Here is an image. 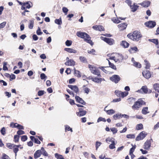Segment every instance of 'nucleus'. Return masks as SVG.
Returning a JSON list of instances; mask_svg holds the SVG:
<instances>
[{
  "label": "nucleus",
  "instance_id": "obj_8",
  "mask_svg": "<svg viewBox=\"0 0 159 159\" xmlns=\"http://www.w3.org/2000/svg\"><path fill=\"white\" fill-rule=\"evenodd\" d=\"M144 24L147 27L152 28L156 26V24L155 21L150 20L146 22Z\"/></svg>",
  "mask_w": 159,
  "mask_h": 159
},
{
  "label": "nucleus",
  "instance_id": "obj_50",
  "mask_svg": "<svg viewBox=\"0 0 159 159\" xmlns=\"http://www.w3.org/2000/svg\"><path fill=\"white\" fill-rule=\"evenodd\" d=\"M72 42L71 40H67L65 42L66 45L67 46H69L71 45Z\"/></svg>",
  "mask_w": 159,
  "mask_h": 159
},
{
  "label": "nucleus",
  "instance_id": "obj_62",
  "mask_svg": "<svg viewBox=\"0 0 159 159\" xmlns=\"http://www.w3.org/2000/svg\"><path fill=\"white\" fill-rule=\"evenodd\" d=\"M27 139V136L26 135H23L21 137V140L22 141L24 142Z\"/></svg>",
  "mask_w": 159,
  "mask_h": 159
},
{
  "label": "nucleus",
  "instance_id": "obj_13",
  "mask_svg": "<svg viewBox=\"0 0 159 159\" xmlns=\"http://www.w3.org/2000/svg\"><path fill=\"white\" fill-rule=\"evenodd\" d=\"M127 26V24L125 23H121L118 25L119 30L121 31L125 30Z\"/></svg>",
  "mask_w": 159,
  "mask_h": 159
},
{
  "label": "nucleus",
  "instance_id": "obj_12",
  "mask_svg": "<svg viewBox=\"0 0 159 159\" xmlns=\"http://www.w3.org/2000/svg\"><path fill=\"white\" fill-rule=\"evenodd\" d=\"M151 144V140H147L144 143L143 145V148L146 150L149 149Z\"/></svg>",
  "mask_w": 159,
  "mask_h": 159
},
{
  "label": "nucleus",
  "instance_id": "obj_36",
  "mask_svg": "<svg viewBox=\"0 0 159 159\" xmlns=\"http://www.w3.org/2000/svg\"><path fill=\"white\" fill-rule=\"evenodd\" d=\"M128 94V93L127 92H121L120 95V97H121L122 98H124V97L126 96Z\"/></svg>",
  "mask_w": 159,
  "mask_h": 159
},
{
  "label": "nucleus",
  "instance_id": "obj_24",
  "mask_svg": "<svg viewBox=\"0 0 159 159\" xmlns=\"http://www.w3.org/2000/svg\"><path fill=\"white\" fill-rule=\"evenodd\" d=\"M74 73L75 75L78 77H81L82 74L79 70H74Z\"/></svg>",
  "mask_w": 159,
  "mask_h": 159
},
{
  "label": "nucleus",
  "instance_id": "obj_60",
  "mask_svg": "<svg viewBox=\"0 0 159 159\" xmlns=\"http://www.w3.org/2000/svg\"><path fill=\"white\" fill-rule=\"evenodd\" d=\"M88 66L89 68L90 69H94V70H98V68L93 65L89 64Z\"/></svg>",
  "mask_w": 159,
  "mask_h": 159
},
{
  "label": "nucleus",
  "instance_id": "obj_10",
  "mask_svg": "<svg viewBox=\"0 0 159 159\" xmlns=\"http://www.w3.org/2000/svg\"><path fill=\"white\" fill-rule=\"evenodd\" d=\"M142 74L144 77L147 79H149L151 76V74L149 70H144Z\"/></svg>",
  "mask_w": 159,
  "mask_h": 159
},
{
  "label": "nucleus",
  "instance_id": "obj_25",
  "mask_svg": "<svg viewBox=\"0 0 159 159\" xmlns=\"http://www.w3.org/2000/svg\"><path fill=\"white\" fill-rule=\"evenodd\" d=\"M144 65L145 66V68L146 69H149L151 65L149 62L146 59L144 60Z\"/></svg>",
  "mask_w": 159,
  "mask_h": 159
},
{
  "label": "nucleus",
  "instance_id": "obj_1",
  "mask_svg": "<svg viewBox=\"0 0 159 159\" xmlns=\"http://www.w3.org/2000/svg\"><path fill=\"white\" fill-rule=\"evenodd\" d=\"M76 35L78 37L83 39L84 41L90 44L91 46L93 45V43L91 40L90 37L86 33L81 31L77 32Z\"/></svg>",
  "mask_w": 159,
  "mask_h": 159
},
{
  "label": "nucleus",
  "instance_id": "obj_64",
  "mask_svg": "<svg viewBox=\"0 0 159 159\" xmlns=\"http://www.w3.org/2000/svg\"><path fill=\"white\" fill-rule=\"evenodd\" d=\"M2 159H10L9 157L5 154H3V156L2 157Z\"/></svg>",
  "mask_w": 159,
  "mask_h": 159
},
{
  "label": "nucleus",
  "instance_id": "obj_29",
  "mask_svg": "<svg viewBox=\"0 0 159 159\" xmlns=\"http://www.w3.org/2000/svg\"><path fill=\"white\" fill-rule=\"evenodd\" d=\"M15 147L14 148H13V151L16 154V153L18 152V151L19 150L18 148L19 147V146H21V145H15Z\"/></svg>",
  "mask_w": 159,
  "mask_h": 159
},
{
  "label": "nucleus",
  "instance_id": "obj_58",
  "mask_svg": "<svg viewBox=\"0 0 159 159\" xmlns=\"http://www.w3.org/2000/svg\"><path fill=\"white\" fill-rule=\"evenodd\" d=\"M37 34L38 35H40L42 34L43 33L41 31L40 28L39 27H38V29L36 31Z\"/></svg>",
  "mask_w": 159,
  "mask_h": 159
},
{
  "label": "nucleus",
  "instance_id": "obj_56",
  "mask_svg": "<svg viewBox=\"0 0 159 159\" xmlns=\"http://www.w3.org/2000/svg\"><path fill=\"white\" fill-rule=\"evenodd\" d=\"M121 91L119 90H116L115 92V93L116 95L117 96V97H120V95L121 93Z\"/></svg>",
  "mask_w": 159,
  "mask_h": 159
},
{
  "label": "nucleus",
  "instance_id": "obj_4",
  "mask_svg": "<svg viewBox=\"0 0 159 159\" xmlns=\"http://www.w3.org/2000/svg\"><path fill=\"white\" fill-rule=\"evenodd\" d=\"M17 2L20 5H22L21 9H25V6L26 5H27L26 6V8L29 9L33 6L32 3L30 1H28L25 2H22L17 0Z\"/></svg>",
  "mask_w": 159,
  "mask_h": 159
},
{
  "label": "nucleus",
  "instance_id": "obj_41",
  "mask_svg": "<svg viewBox=\"0 0 159 159\" xmlns=\"http://www.w3.org/2000/svg\"><path fill=\"white\" fill-rule=\"evenodd\" d=\"M91 72L93 74L99 76L100 75V72L99 70H91Z\"/></svg>",
  "mask_w": 159,
  "mask_h": 159
},
{
  "label": "nucleus",
  "instance_id": "obj_2",
  "mask_svg": "<svg viewBox=\"0 0 159 159\" xmlns=\"http://www.w3.org/2000/svg\"><path fill=\"white\" fill-rule=\"evenodd\" d=\"M127 37L133 41H138L140 40L142 37V35L140 32L135 30L128 34Z\"/></svg>",
  "mask_w": 159,
  "mask_h": 159
},
{
  "label": "nucleus",
  "instance_id": "obj_6",
  "mask_svg": "<svg viewBox=\"0 0 159 159\" xmlns=\"http://www.w3.org/2000/svg\"><path fill=\"white\" fill-rule=\"evenodd\" d=\"M101 38L102 40H103L109 45H112L114 43V41L112 39L108 38L103 37H101Z\"/></svg>",
  "mask_w": 159,
  "mask_h": 159
},
{
  "label": "nucleus",
  "instance_id": "obj_21",
  "mask_svg": "<svg viewBox=\"0 0 159 159\" xmlns=\"http://www.w3.org/2000/svg\"><path fill=\"white\" fill-rule=\"evenodd\" d=\"M107 106H106L104 109V111H106V113L109 115L114 114L115 112V111L113 109H110L109 110H106V108L107 107Z\"/></svg>",
  "mask_w": 159,
  "mask_h": 159
},
{
  "label": "nucleus",
  "instance_id": "obj_3",
  "mask_svg": "<svg viewBox=\"0 0 159 159\" xmlns=\"http://www.w3.org/2000/svg\"><path fill=\"white\" fill-rule=\"evenodd\" d=\"M144 103V102L141 99H139L135 102L132 106V108L135 110H138Z\"/></svg>",
  "mask_w": 159,
  "mask_h": 159
},
{
  "label": "nucleus",
  "instance_id": "obj_55",
  "mask_svg": "<svg viewBox=\"0 0 159 159\" xmlns=\"http://www.w3.org/2000/svg\"><path fill=\"white\" fill-rule=\"evenodd\" d=\"M110 130L112 132L113 134L116 133L117 131V129L114 127L110 128Z\"/></svg>",
  "mask_w": 159,
  "mask_h": 159
},
{
  "label": "nucleus",
  "instance_id": "obj_63",
  "mask_svg": "<svg viewBox=\"0 0 159 159\" xmlns=\"http://www.w3.org/2000/svg\"><path fill=\"white\" fill-rule=\"evenodd\" d=\"M17 134L18 135H20L23 134H25V132L22 130H20L17 131Z\"/></svg>",
  "mask_w": 159,
  "mask_h": 159
},
{
  "label": "nucleus",
  "instance_id": "obj_27",
  "mask_svg": "<svg viewBox=\"0 0 159 159\" xmlns=\"http://www.w3.org/2000/svg\"><path fill=\"white\" fill-rule=\"evenodd\" d=\"M102 80V79L101 78H98L96 77L92 79V81L97 83H101Z\"/></svg>",
  "mask_w": 159,
  "mask_h": 159
},
{
  "label": "nucleus",
  "instance_id": "obj_14",
  "mask_svg": "<svg viewBox=\"0 0 159 159\" xmlns=\"http://www.w3.org/2000/svg\"><path fill=\"white\" fill-rule=\"evenodd\" d=\"M145 93H147L148 92V89L146 86H143L140 89L138 90L137 92L139 93H141V91Z\"/></svg>",
  "mask_w": 159,
  "mask_h": 159
},
{
  "label": "nucleus",
  "instance_id": "obj_34",
  "mask_svg": "<svg viewBox=\"0 0 159 159\" xmlns=\"http://www.w3.org/2000/svg\"><path fill=\"white\" fill-rule=\"evenodd\" d=\"M40 150L41 151V153H42V154L44 156H48V153L45 151V150H44V148L43 147H42L41 148Z\"/></svg>",
  "mask_w": 159,
  "mask_h": 159
},
{
  "label": "nucleus",
  "instance_id": "obj_61",
  "mask_svg": "<svg viewBox=\"0 0 159 159\" xmlns=\"http://www.w3.org/2000/svg\"><path fill=\"white\" fill-rule=\"evenodd\" d=\"M44 93V91L43 90L39 91L38 92V94L39 96H41L43 95Z\"/></svg>",
  "mask_w": 159,
  "mask_h": 159
},
{
  "label": "nucleus",
  "instance_id": "obj_16",
  "mask_svg": "<svg viewBox=\"0 0 159 159\" xmlns=\"http://www.w3.org/2000/svg\"><path fill=\"white\" fill-rule=\"evenodd\" d=\"M75 99L76 101L77 102L80 103L83 105H85V102L84 101L80 98L78 96H75Z\"/></svg>",
  "mask_w": 159,
  "mask_h": 159
},
{
  "label": "nucleus",
  "instance_id": "obj_59",
  "mask_svg": "<svg viewBox=\"0 0 159 159\" xmlns=\"http://www.w3.org/2000/svg\"><path fill=\"white\" fill-rule=\"evenodd\" d=\"M6 22H3L0 24V29L4 28L6 25Z\"/></svg>",
  "mask_w": 159,
  "mask_h": 159
},
{
  "label": "nucleus",
  "instance_id": "obj_20",
  "mask_svg": "<svg viewBox=\"0 0 159 159\" xmlns=\"http://www.w3.org/2000/svg\"><path fill=\"white\" fill-rule=\"evenodd\" d=\"M140 4L143 7H147L150 6V2L149 1H145L140 3Z\"/></svg>",
  "mask_w": 159,
  "mask_h": 159
},
{
  "label": "nucleus",
  "instance_id": "obj_40",
  "mask_svg": "<svg viewBox=\"0 0 159 159\" xmlns=\"http://www.w3.org/2000/svg\"><path fill=\"white\" fill-rule=\"evenodd\" d=\"M134 64L135 66L139 68H141L142 66L141 64L139 62L135 61L134 62Z\"/></svg>",
  "mask_w": 159,
  "mask_h": 159
},
{
  "label": "nucleus",
  "instance_id": "obj_42",
  "mask_svg": "<svg viewBox=\"0 0 159 159\" xmlns=\"http://www.w3.org/2000/svg\"><path fill=\"white\" fill-rule=\"evenodd\" d=\"M143 128V125L142 124H139L137 125L136 127V129L139 130L142 129Z\"/></svg>",
  "mask_w": 159,
  "mask_h": 159
},
{
  "label": "nucleus",
  "instance_id": "obj_48",
  "mask_svg": "<svg viewBox=\"0 0 159 159\" xmlns=\"http://www.w3.org/2000/svg\"><path fill=\"white\" fill-rule=\"evenodd\" d=\"M7 62H3V70H8V68L7 66Z\"/></svg>",
  "mask_w": 159,
  "mask_h": 159
},
{
  "label": "nucleus",
  "instance_id": "obj_28",
  "mask_svg": "<svg viewBox=\"0 0 159 159\" xmlns=\"http://www.w3.org/2000/svg\"><path fill=\"white\" fill-rule=\"evenodd\" d=\"M148 107H145L143 108L142 110V113L144 115H146V114L149 113V111H148Z\"/></svg>",
  "mask_w": 159,
  "mask_h": 159
},
{
  "label": "nucleus",
  "instance_id": "obj_33",
  "mask_svg": "<svg viewBox=\"0 0 159 159\" xmlns=\"http://www.w3.org/2000/svg\"><path fill=\"white\" fill-rule=\"evenodd\" d=\"M106 142L108 144L112 143V141H114L112 138L108 137L106 139Z\"/></svg>",
  "mask_w": 159,
  "mask_h": 159
},
{
  "label": "nucleus",
  "instance_id": "obj_30",
  "mask_svg": "<svg viewBox=\"0 0 159 159\" xmlns=\"http://www.w3.org/2000/svg\"><path fill=\"white\" fill-rule=\"evenodd\" d=\"M153 87L156 91L159 93V84L156 83L154 84Z\"/></svg>",
  "mask_w": 159,
  "mask_h": 159
},
{
  "label": "nucleus",
  "instance_id": "obj_5",
  "mask_svg": "<svg viewBox=\"0 0 159 159\" xmlns=\"http://www.w3.org/2000/svg\"><path fill=\"white\" fill-rule=\"evenodd\" d=\"M113 118L114 120H116L118 119H120L122 117H124L126 119H128L129 117V116L126 114H122L120 113L116 114L114 115Z\"/></svg>",
  "mask_w": 159,
  "mask_h": 159
},
{
  "label": "nucleus",
  "instance_id": "obj_9",
  "mask_svg": "<svg viewBox=\"0 0 159 159\" xmlns=\"http://www.w3.org/2000/svg\"><path fill=\"white\" fill-rule=\"evenodd\" d=\"M146 133H145L143 131H142L141 132L136 138V141H139L142 140L146 137Z\"/></svg>",
  "mask_w": 159,
  "mask_h": 159
},
{
  "label": "nucleus",
  "instance_id": "obj_15",
  "mask_svg": "<svg viewBox=\"0 0 159 159\" xmlns=\"http://www.w3.org/2000/svg\"><path fill=\"white\" fill-rule=\"evenodd\" d=\"M68 87L75 93L78 92L79 89L76 86L69 85Z\"/></svg>",
  "mask_w": 159,
  "mask_h": 159
},
{
  "label": "nucleus",
  "instance_id": "obj_44",
  "mask_svg": "<svg viewBox=\"0 0 159 159\" xmlns=\"http://www.w3.org/2000/svg\"><path fill=\"white\" fill-rule=\"evenodd\" d=\"M55 157L58 159H64L63 156L61 155L58 154L57 153H55Z\"/></svg>",
  "mask_w": 159,
  "mask_h": 159
},
{
  "label": "nucleus",
  "instance_id": "obj_37",
  "mask_svg": "<svg viewBox=\"0 0 159 159\" xmlns=\"http://www.w3.org/2000/svg\"><path fill=\"white\" fill-rule=\"evenodd\" d=\"M118 18H113L111 19V20L115 23H119L120 22V21L118 19Z\"/></svg>",
  "mask_w": 159,
  "mask_h": 159
},
{
  "label": "nucleus",
  "instance_id": "obj_22",
  "mask_svg": "<svg viewBox=\"0 0 159 159\" xmlns=\"http://www.w3.org/2000/svg\"><path fill=\"white\" fill-rule=\"evenodd\" d=\"M64 50L69 53H75L77 52L76 50L71 48H65L64 49Z\"/></svg>",
  "mask_w": 159,
  "mask_h": 159
},
{
  "label": "nucleus",
  "instance_id": "obj_11",
  "mask_svg": "<svg viewBox=\"0 0 159 159\" xmlns=\"http://www.w3.org/2000/svg\"><path fill=\"white\" fill-rule=\"evenodd\" d=\"M67 61L65 62V64L66 65L68 66H74L75 64V62L73 60L70 59H69L68 57H67L66 58Z\"/></svg>",
  "mask_w": 159,
  "mask_h": 159
},
{
  "label": "nucleus",
  "instance_id": "obj_57",
  "mask_svg": "<svg viewBox=\"0 0 159 159\" xmlns=\"http://www.w3.org/2000/svg\"><path fill=\"white\" fill-rule=\"evenodd\" d=\"M102 143L100 142L97 141L96 143V149L97 150L98 148L101 145Z\"/></svg>",
  "mask_w": 159,
  "mask_h": 159
},
{
  "label": "nucleus",
  "instance_id": "obj_46",
  "mask_svg": "<svg viewBox=\"0 0 159 159\" xmlns=\"http://www.w3.org/2000/svg\"><path fill=\"white\" fill-rule=\"evenodd\" d=\"M104 28L101 25H98L97 30L99 31H104Z\"/></svg>",
  "mask_w": 159,
  "mask_h": 159
},
{
  "label": "nucleus",
  "instance_id": "obj_43",
  "mask_svg": "<svg viewBox=\"0 0 159 159\" xmlns=\"http://www.w3.org/2000/svg\"><path fill=\"white\" fill-rule=\"evenodd\" d=\"M115 143L114 141H112V143H111V144L109 146V148L111 149H113L116 148Z\"/></svg>",
  "mask_w": 159,
  "mask_h": 159
},
{
  "label": "nucleus",
  "instance_id": "obj_49",
  "mask_svg": "<svg viewBox=\"0 0 159 159\" xmlns=\"http://www.w3.org/2000/svg\"><path fill=\"white\" fill-rule=\"evenodd\" d=\"M19 136L18 135H15L14 136V141L15 143L18 142L19 141Z\"/></svg>",
  "mask_w": 159,
  "mask_h": 159
},
{
  "label": "nucleus",
  "instance_id": "obj_23",
  "mask_svg": "<svg viewBox=\"0 0 159 159\" xmlns=\"http://www.w3.org/2000/svg\"><path fill=\"white\" fill-rule=\"evenodd\" d=\"M41 154V151L40 150H37L34 154V157L35 158L37 159L39 157Z\"/></svg>",
  "mask_w": 159,
  "mask_h": 159
},
{
  "label": "nucleus",
  "instance_id": "obj_18",
  "mask_svg": "<svg viewBox=\"0 0 159 159\" xmlns=\"http://www.w3.org/2000/svg\"><path fill=\"white\" fill-rule=\"evenodd\" d=\"M86 112L85 111L82 110L81 108L79 109V111L76 112V114L78 116H84L86 114Z\"/></svg>",
  "mask_w": 159,
  "mask_h": 159
},
{
  "label": "nucleus",
  "instance_id": "obj_7",
  "mask_svg": "<svg viewBox=\"0 0 159 159\" xmlns=\"http://www.w3.org/2000/svg\"><path fill=\"white\" fill-rule=\"evenodd\" d=\"M120 79V76L117 75H114L110 78V80L116 84L117 83Z\"/></svg>",
  "mask_w": 159,
  "mask_h": 159
},
{
  "label": "nucleus",
  "instance_id": "obj_51",
  "mask_svg": "<svg viewBox=\"0 0 159 159\" xmlns=\"http://www.w3.org/2000/svg\"><path fill=\"white\" fill-rule=\"evenodd\" d=\"M126 137L128 139H134L135 136L134 134H129L126 135Z\"/></svg>",
  "mask_w": 159,
  "mask_h": 159
},
{
  "label": "nucleus",
  "instance_id": "obj_17",
  "mask_svg": "<svg viewBox=\"0 0 159 159\" xmlns=\"http://www.w3.org/2000/svg\"><path fill=\"white\" fill-rule=\"evenodd\" d=\"M120 45L124 48H128L129 46V44L126 41L123 40L121 42Z\"/></svg>",
  "mask_w": 159,
  "mask_h": 159
},
{
  "label": "nucleus",
  "instance_id": "obj_32",
  "mask_svg": "<svg viewBox=\"0 0 159 159\" xmlns=\"http://www.w3.org/2000/svg\"><path fill=\"white\" fill-rule=\"evenodd\" d=\"M65 132H66L67 131H70L71 132H73V130L71 128L70 126L68 125H65Z\"/></svg>",
  "mask_w": 159,
  "mask_h": 159
},
{
  "label": "nucleus",
  "instance_id": "obj_52",
  "mask_svg": "<svg viewBox=\"0 0 159 159\" xmlns=\"http://www.w3.org/2000/svg\"><path fill=\"white\" fill-rule=\"evenodd\" d=\"M108 62L109 66L112 69H116V67L113 64L111 63L109 61H108Z\"/></svg>",
  "mask_w": 159,
  "mask_h": 159
},
{
  "label": "nucleus",
  "instance_id": "obj_26",
  "mask_svg": "<svg viewBox=\"0 0 159 159\" xmlns=\"http://www.w3.org/2000/svg\"><path fill=\"white\" fill-rule=\"evenodd\" d=\"M79 59L80 61L82 63H86L88 62L87 59L84 57L82 56H80L79 57Z\"/></svg>",
  "mask_w": 159,
  "mask_h": 159
},
{
  "label": "nucleus",
  "instance_id": "obj_35",
  "mask_svg": "<svg viewBox=\"0 0 159 159\" xmlns=\"http://www.w3.org/2000/svg\"><path fill=\"white\" fill-rule=\"evenodd\" d=\"M34 21L33 20H30V24L29 25L28 27L30 29H33L34 26Z\"/></svg>",
  "mask_w": 159,
  "mask_h": 159
},
{
  "label": "nucleus",
  "instance_id": "obj_53",
  "mask_svg": "<svg viewBox=\"0 0 159 159\" xmlns=\"http://www.w3.org/2000/svg\"><path fill=\"white\" fill-rule=\"evenodd\" d=\"M102 121L103 122H106V120L105 118H103L102 117H99L97 120L98 122H99L100 121Z\"/></svg>",
  "mask_w": 159,
  "mask_h": 159
},
{
  "label": "nucleus",
  "instance_id": "obj_39",
  "mask_svg": "<svg viewBox=\"0 0 159 159\" xmlns=\"http://www.w3.org/2000/svg\"><path fill=\"white\" fill-rule=\"evenodd\" d=\"M55 23L60 25L62 24V22L61 21V18H60L59 19H56L55 20Z\"/></svg>",
  "mask_w": 159,
  "mask_h": 159
},
{
  "label": "nucleus",
  "instance_id": "obj_31",
  "mask_svg": "<svg viewBox=\"0 0 159 159\" xmlns=\"http://www.w3.org/2000/svg\"><path fill=\"white\" fill-rule=\"evenodd\" d=\"M148 40L154 43L156 45H157L158 44V40L157 39H149Z\"/></svg>",
  "mask_w": 159,
  "mask_h": 159
},
{
  "label": "nucleus",
  "instance_id": "obj_45",
  "mask_svg": "<svg viewBox=\"0 0 159 159\" xmlns=\"http://www.w3.org/2000/svg\"><path fill=\"white\" fill-rule=\"evenodd\" d=\"M7 147L9 148H11L15 147V145L11 143H8L7 144Z\"/></svg>",
  "mask_w": 159,
  "mask_h": 159
},
{
  "label": "nucleus",
  "instance_id": "obj_38",
  "mask_svg": "<svg viewBox=\"0 0 159 159\" xmlns=\"http://www.w3.org/2000/svg\"><path fill=\"white\" fill-rule=\"evenodd\" d=\"M138 49L137 47H131L129 49V51L131 53L133 52V51H134V52H137L138 51Z\"/></svg>",
  "mask_w": 159,
  "mask_h": 159
},
{
  "label": "nucleus",
  "instance_id": "obj_47",
  "mask_svg": "<svg viewBox=\"0 0 159 159\" xmlns=\"http://www.w3.org/2000/svg\"><path fill=\"white\" fill-rule=\"evenodd\" d=\"M0 132L2 135H5L6 134V129L5 127H3L0 130Z\"/></svg>",
  "mask_w": 159,
  "mask_h": 159
},
{
  "label": "nucleus",
  "instance_id": "obj_54",
  "mask_svg": "<svg viewBox=\"0 0 159 159\" xmlns=\"http://www.w3.org/2000/svg\"><path fill=\"white\" fill-rule=\"evenodd\" d=\"M96 52L95 50L93 49H91L90 50H88V52L89 53L92 54L93 55H95V52Z\"/></svg>",
  "mask_w": 159,
  "mask_h": 159
},
{
  "label": "nucleus",
  "instance_id": "obj_19",
  "mask_svg": "<svg viewBox=\"0 0 159 159\" xmlns=\"http://www.w3.org/2000/svg\"><path fill=\"white\" fill-rule=\"evenodd\" d=\"M131 9V11L134 12L139 7V6L137 5H135V3H134L133 5H131V6H130Z\"/></svg>",
  "mask_w": 159,
  "mask_h": 159
}]
</instances>
